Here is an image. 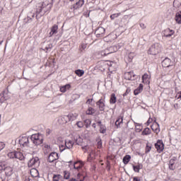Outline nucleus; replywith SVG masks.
I'll use <instances>...</instances> for the list:
<instances>
[{"mask_svg": "<svg viewBox=\"0 0 181 181\" xmlns=\"http://www.w3.org/2000/svg\"><path fill=\"white\" fill-rule=\"evenodd\" d=\"M70 87H71L70 86V84H66L65 86H61L60 87L61 93H66L67 91V90H69V88H70Z\"/></svg>", "mask_w": 181, "mask_h": 181, "instance_id": "27", "label": "nucleus"}, {"mask_svg": "<svg viewBox=\"0 0 181 181\" xmlns=\"http://www.w3.org/2000/svg\"><path fill=\"white\" fill-rule=\"evenodd\" d=\"M155 125L157 127L154 129L153 126H151V129L152 131H153V132H156V134H159V132H160V129L159 128V124L156 122Z\"/></svg>", "mask_w": 181, "mask_h": 181, "instance_id": "29", "label": "nucleus"}, {"mask_svg": "<svg viewBox=\"0 0 181 181\" xmlns=\"http://www.w3.org/2000/svg\"><path fill=\"white\" fill-rule=\"evenodd\" d=\"M60 179H62V175H53V181H60Z\"/></svg>", "mask_w": 181, "mask_h": 181, "instance_id": "43", "label": "nucleus"}, {"mask_svg": "<svg viewBox=\"0 0 181 181\" xmlns=\"http://www.w3.org/2000/svg\"><path fill=\"white\" fill-rule=\"evenodd\" d=\"M98 149H101V148H103V142L101 141L98 142Z\"/></svg>", "mask_w": 181, "mask_h": 181, "instance_id": "56", "label": "nucleus"}, {"mask_svg": "<svg viewBox=\"0 0 181 181\" xmlns=\"http://www.w3.org/2000/svg\"><path fill=\"white\" fill-rule=\"evenodd\" d=\"M173 107H174L175 110H179V104L175 103V104H174Z\"/></svg>", "mask_w": 181, "mask_h": 181, "instance_id": "61", "label": "nucleus"}, {"mask_svg": "<svg viewBox=\"0 0 181 181\" xmlns=\"http://www.w3.org/2000/svg\"><path fill=\"white\" fill-rule=\"evenodd\" d=\"M45 135L46 136H49V135H50V134H52V130H50V129H47L45 131Z\"/></svg>", "mask_w": 181, "mask_h": 181, "instance_id": "52", "label": "nucleus"}, {"mask_svg": "<svg viewBox=\"0 0 181 181\" xmlns=\"http://www.w3.org/2000/svg\"><path fill=\"white\" fill-rule=\"evenodd\" d=\"M4 168H5V165H3L2 163H0V173L4 170Z\"/></svg>", "mask_w": 181, "mask_h": 181, "instance_id": "57", "label": "nucleus"}, {"mask_svg": "<svg viewBox=\"0 0 181 181\" xmlns=\"http://www.w3.org/2000/svg\"><path fill=\"white\" fill-rule=\"evenodd\" d=\"M153 119L149 118L147 121V125H149V124H151V122H152Z\"/></svg>", "mask_w": 181, "mask_h": 181, "instance_id": "64", "label": "nucleus"}, {"mask_svg": "<svg viewBox=\"0 0 181 181\" xmlns=\"http://www.w3.org/2000/svg\"><path fill=\"white\" fill-rule=\"evenodd\" d=\"M74 141L76 142V145H79L80 146H83V138H81V135H76L74 137Z\"/></svg>", "mask_w": 181, "mask_h": 181, "instance_id": "17", "label": "nucleus"}, {"mask_svg": "<svg viewBox=\"0 0 181 181\" xmlns=\"http://www.w3.org/2000/svg\"><path fill=\"white\" fill-rule=\"evenodd\" d=\"M141 91H144V85L140 83L139 87L134 90V95H138Z\"/></svg>", "mask_w": 181, "mask_h": 181, "instance_id": "20", "label": "nucleus"}, {"mask_svg": "<svg viewBox=\"0 0 181 181\" xmlns=\"http://www.w3.org/2000/svg\"><path fill=\"white\" fill-rule=\"evenodd\" d=\"M175 19L177 23L181 24V11L176 13Z\"/></svg>", "mask_w": 181, "mask_h": 181, "instance_id": "24", "label": "nucleus"}, {"mask_svg": "<svg viewBox=\"0 0 181 181\" xmlns=\"http://www.w3.org/2000/svg\"><path fill=\"white\" fill-rule=\"evenodd\" d=\"M134 56H135V54L134 52H130L128 55L129 62H132V59H134Z\"/></svg>", "mask_w": 181, "mask_h": 181, "instance_id": "45", "label": "nucleus"}, {"mask_svg": "<svg viewBox=\"0 0 181 181\" xmlns=\"http://www.w3.org/2000/svg\"><path fill=\"white\" fill-rule=\"evenodd\" d=\"M84 124H85L86 128H88V127H90V125H91V119H85Z\"/></svg>", "mask_w": 181, "mask_h": 181, "instance_id": "42", "label": "nucleus"}, {"mask_svg": "<svg viewBox=\"0 0 181 181\" xmlns=\"http://www.w3.org/2000/svg\"><path fill=\"white\" fill-rule=\"evenodd\" d=\"M28 168H33V166H35V168L39 166L40 165V160H39V157H34L31 158L28 163Z\"/></svg>", "mask_w": 181, "mask_h": 181, "instance_id": "5", "label": "nucleus"}, {"mask_svg": "<svg viewBox=\"0 0 181 181\" xmlns=\"http://www.w3.org/2000/svg\"><path fill=\"white\" fill-rule=\"evenodd\" d=\"M150 134H151V129H149V127L145 128L141 133L142 135H150Z\"/></svg>", "mask_w": 181, "mask_h": 181, "instance_id": "39", "label": "nucleus"}, {"mask_svg": "<svg viewBox=\"0 0 181 181\" xmlns=\"http://www.w3.org/2000/svg\"><path fill=\"white\" fill-rule=\"evenodd\" d=\"M30 173L33 177H37L39 176V171L36 168L31 169Z\"/></svg>", "mask_w": 181, "mask_h": 181, "instance_id": "23", "label": "nucleus"}, {"mask_svg": "<svg viewBox=\"0 0 181 181\" xmlns=\"http://www.w3.org/2000/svg\"><path fill=\"white\" fill-rule=\"evenodd\" d=\"M107 49H109V52L110 53V54L111 53H115V52L118 51V47H117V46H112Z\"/></svg>", "mask_w": 181, "mask_h": 181, "instance_id": "33", "label": "nucleus"}, {"mask_svg": "<svg viewBox=\"0 0 181 181\" xmlns=\"http://www.w3.org/2000/svg\"><path fill=\"white\" fill-rule=\"evenodd\" d=\"M24 181H33V177H25Z\"/></svg>", "mask_w": 181, "mask_h": 181, "instance_id": "55", "label": "nucleus"}, {"mask_svg": "<svg viewBox=\"0 0 181 181\" xmlns=\"http://www.w3.org/2000/svg\"><path fill=\"white\" fill-rule=\"evenodd\" d=\"M16 151L8 153L7 154L8 158H9L10 159H16Z\"/></svg>", "mask_w": 181, "mask_h": 181, "instance_id": "32", "label": "nucleus"}, {"mask_svg": "<svg viewBox=\"0 0 181 181\" xmlns=\"http://www.w3.org/2000/svg\"><path fill=\"white\" fill-rule=\"evenodd\" d=\"M57 30H59V25H57V24H54V25H52V27L51 28V31L49 33V37H52L53 35H57V33H58Z\"/></svg>", "mask_w": 181, "mask_h": 181, "instance_id": "15", "label": "nucleus"}, {"mask_svg": "<svg viewBox=\"0 0 181 181\" xmlns=\"http://www.w3.org/2000/svg\"><path fill=\"white\" fill-rule=\"evenodd\" d=\"M5 148V143L0 141V151Z\"/></svg>", "mask_w": 181, "mask_h": 181, "instance_id": "54", "label": "nucleus"}, {"mask_svg": "<svg viewBox=\"0 0 181 181\" xmlns=\"http://www.w3.org/2000/svg\"><path fill=\"white\" fill-rule=\"evenodd\" d=\"M3 170L4 172H5L6 176H12L13 169H12L11 167H9V166L5 167L4 165Z\"/></svg>", "mask_w": 181, "mask_h": 181, "instance_id": "16", "label": "nucleus"}, {"mask_svg": "<svg viewBox=\"0 0 181 181\" xmlns=\"http://www.w3.org/2000/svg\"><path fill=\"white\" fill-rule=\"evenodd\" d=\"M52 7L53 0H45L42 4H39L38 8H37L35 11L36 19H39L40 18H42V16H44V15H46V13H49Z\"/></svg>", "mask_w": 181, "mask_h": 181, "instance_id": "1", "label": "nucleus"}, {"mask_svg": "<svg viewBox=\"0 0 181 181\" xmlns=\"http://www.w3.org/2000/svg\"><path fill=\"white\" fill-rule=\"evenodd\" d=\"M53 47V45L52 44H49L48 47H45V50H49V49H52Z\"/></svg>", "mask_w": 181, "mask_h": 181, "instance_id": "60", "label": "nucleus"}, {"mask_svg": "<svg viewBox=\"0 0 181 181\" xmlns=\"http://www.w3.org/2000/svg\"><path fill=\"white\" fill-rule=\"evenodd\" d=\"M30 139L36 146L42 145L43 144V134L40 133L32 134Z\"/></svg>", "mask_w": 181, "mask_h": 181, "instance_id": "2", "label": "nucleus"}, {"mask_svg": "<svg viewBox=\"0 0 181 181\" xmlns=\"http://www.w3.org/2000/svg\"><path fill=\"white\" fill-rule=\"evenodd\" d=\"M105 33V28L103 27H98L95 31V35H96V37H103Z\"/></svg>", "mask_w": 181, "mask_h": 181, "instance_id": "10", "label": "nucleus"}, {"mask_svg": "<svg viewBox=\"0 0 181 181\" xmlns=\"http://www.w3.org/2000/svg\"><path fill=\"white\" fill-rule=\"evenodd\" d=\"M100 54H101V56H108V54H111L110 52L109 49L107 48V49H105L104 51H101Z\"/></svg>", "mask_w": 181, "mask_h": 181, "instance_id": "40", "label": "nucleus"}, {"mask_svg": "<svg viewBox=\"0 0 181 181\" xmlns=\"http://www.w3.org/2000/svg\"><path fill=\"white\" fill-rule=\"evenodd\" d=\"M84 5V0H79L74 5V8L78 9V8H81Z\"/></svg>", "mask_w": 181, "mask_h": 181, "instance_id": "22", "label": "nucleus"}, {"mask_svg": "<svg viewBox=\"0 0 181 181\" xmlns=\"http://www.w3.org/2000/svg\"><path fill=\"white\" fill-rule=\"evenodd\" d=\"M66 149H67L66 147V144L59 146L60 152H63L64 151H66Z\"/></svg>", "mask_w": 181, "mask_h": 181, "instance_id": "48", "label": "nucleus"}, {"mask_svg": "<svg viewBox=\"0 0 181 181\" xmlns=\"http://www.w3.org/2000/svg\"><path fill=\"white\" fill-rule=\"evenodd\" d=\"M160 52V45L158 43H155L152 45L148 50V54H151L152 56H156Z\"/></svg>", "mask_w": 181, "mask_h": 181, "instance_id": "3", "label": "nucleus"}, {"mask_svg": "<svg viewBox=\"0 0 181 181\" xmlns=\"http://www.w3.org/2000/svg\"><path fill=\"white\" fill-rule=\"evenodd\" d=\"M73 166H74V169H76V170L80 171V169H81V168L84 166V163L76 161L74 163Z\"/></svg>", "mask_w": 181, "mask_h": 181, "instance_id": "18", "label": "nucleus"}, {"mask_svg": "<svg viewBox=\"0 0 181 181\" xmlns=\"http://www.w3.org/2000/svg\"><path fill=\"white\" fill-rule=\"evenodd\" d=\"M119 15H121V13H113L110 16V19L112 21H114V19H115V18H118V16H119Z\"/></svg>", "mask_w": 181, "mask_h": 181, "instance_id": "44", "label": "nucleus"}, {"mask_svg": "<svg viewBox=\"0 0 181 181\" xmlns=\"http://www.w3.org/2000/svg\"><path fill=\"white\" fill-rule=\"evenodd\" d=\"M18 142L21 146H23V148L29 146V138H28V136L19 137Z\"/></svg>", "mask_w": 181, "mask_h": 181, "instance_id": "6", "label": "nucleus"}, {"mask_svg": "<svg viewBox=\"0 0 181 181\" xmlns=\"http://www.w3.org/2000/svg\"><path fill=\"white\" fill-rule=\"evenodd\" d=\"M181 6V0H174L173 1V7L174 8H180Z\"/></svg>", "mask_w": 181, "mask_h": 181, "instance_id": "31", "label": "nucleus"}, {"mask_svg": "<svg viewBox=\"0 0 181 181\" xmlns=\"http://www.w3.org/2000/svg\"><path fill=\"white\" fill-rule=\"evenodd\" d=\"M93 103V98L92 99H88L86 101V104H91Z\"/></svg>", "mask_w": 181, "mask_h": 181, "instance_id": "62", "label": "nucleus"}, {"mask_svg": "<svg viewBox=\"0 0 181 181\" xmlns=\"http://www.w3.org/2000/svg\"><path fill=\"white\" fill-rule=\"evenodd\" d=\"M81 47H82L83 50H86V49H87V44H86V43L82 44Z\"/></svg>", "mask_w": 181, "mask_h": 181, "instance_id": "59", "label": "nucleus"}, {"mask_svg": "<svg viewBox=\"0 0 181 181\" xmlns=\"http://www.w3.org/2000/svg\"><path fill=\"white\" fill-rule=\"evenodd\" d=\"M76 125L78 128H83V127H84V122H76Z\"/></svg>", "mask_w": 181, "mask_h": 181, "instance_id": "49", "label": "nucleus"}, {"mask_svg": "<svg viewBox=\"0 0 181 181\" xmlns=\"http://www.w3.org/2000/svg\"><path fill=\"white\" fill-rule=\"evenodd\" d=\"M94 112H95V110H94V108H93L91 107H89L86 111V114L88 115H93V114H94Z\"/></svg>", "mask_w": 181, "mask_h": 181, "instance_id": "38", "label": "nucleus"}, {"mask_svg": "<svg viewBox=\"0 0 181 181\" xmlns=\"http://www.w3.org/2000/svg\"><path fill=\"white\" fill-rule=\"evenodd\" d=\"M124 78L125 80L134 81L138 78V76H136V74H135L134 71H131L124 73Z\"/></svg>", "mask_w": 181, "mask_h": 181, "instance_id": "4", "label": "nucleus"}, {"mask_svg": "<svg viewBox=\"0 0 181 181\" xmlns=\"http://www.w3.org/2000/svg\"><path fill=\"white\" fill-rule=\"evenodd\" d=\"M133 181H141V177H134Z\"/></svg>", "mask_w": 181, "mask_h": 181, "instance_id": "58", "label": "nucleus"}, {"mask_svg": "<svg viewBox=\"0 0 181 181\" xmlns=\"http://www.w3.org/2000/svg\"><path fill=\"white\" fill-rule=\"evenodd\" d=\"M151 149H152V144L151 143H147L145 153H149V152H151Z\"/></svg>", "mask_w": 181, "mask_h": 181, "instance_id": "37", "label": "nucleus"}, {"mask_svg": "<svg viewBox=\"0 0 181 181\" xmlns=\"http://www.w3.org/2000/svg\"><path fill=\"white\" fill-rule=\"evenodd\" d=\"M169 169H170V170H175V169H176L174 163H169Z\"/></svg>", "mask_w": 181, "mask_h": 181, "instance_id": "47", "label": "nucleus"}, {"mask_svg": "<svg viewBox=\"0 0 181 181\" xmlns=\"http://www.w3.org/2000/svg\"><path fill=\"white\" fill-rule=\"evenodd\" d=\"M57 159H59V153L56 152H52L48 156L47 161L49 163H53V162L54 160H57Z\"/></svg>", "mask_w": 181, "mask_h": 181, "instance_id": "9", "label": "nucleus"}, {"mask_svg": "<svg viewBox=\"0 0 181 181\" xmlns=\"http://www.w3.org/2000/svg\"><path fill=\"white\" fill-rule=\"evenodd\" d=\"M105 100L101 98L97 103L96 105H98L100 111H104L105 108Z\"/></svg>", "mask_w": 181, "mask_h": 181, "instance_id": "13", "label": "nucleus"}, {"mask_svg": "<svg viewBox=\"0 0 181 181\" xmlns=\"http://www.w3.org/2000/svg\"><path fill=\"white\" fill-rule=\"evenodd\" d=\"M33 18L30 16H28V23H30V22H32Z\"/></svg>", "mask_w": 181, "mask_h": 181, "instance_id": "63", "label": "nucleus"}, {"mask_svg": "<svg viewBox=\"0 0 181 181\" xmlns=\"http://www.w3.org/2000/svg\"><path fill=\"white\" fill-rule=\"evenodd\" d=\"M163 35L164 37H170L171 36H173V35H175V32L173 31V30L167 28L163 32Z\"/></svg>", "mask_w": 181, "mask_h": 181, "instance_id": "14", "label": "nucleus"}, {"mask_svg": "<svg viewBox=\"0 0 181 181\" xmlns=\"http://www.w3.org/2000/svg\"><path fill=\"white\" fill-rule=\"evenodd\" d=\"M130 93H131V89L127 88L126 90V92L123 94V97H125V96L128 95V94H129Z\"/></svg>", "mask_w": 181, "mask_h": 181, "instance_id": "53", "label": "nucleus"}, {"mask_svg": "<svg viewBox=\"0 0 181 181\" xmlns=\"http://www.w3.org/2000/svg\"><path fill=\"white\" fill-rule=\"evenodd\" d=\"M9 98V95H8V90H4L0 93V103H5L6 100Z\"/></svg>", "mask_w": 181, "mask_h": 181, "instance_id": "12", "label": "nucleus"}, {"mask_svg": "<svg viewBox=\"0 0 181 181\" xmlns=\"http://www.w3.org/2000/svg\"><path fill=\"white\" fill-rule=\"evenodd\" d=\"M77 179H78L79 181H84V180L86 179V175H84V174L81 173H78L77 174Z\"/></svg>", "mask_w": 181, "mask_h": 181, "instance_id": "35", "label": "nucleus"}, {"mask_svg": "<svg viewBox=\"0 0 181 181\" xmlns=\"http://www.w3.org/2000/svg\"><path fill=\"white\" fill-rule=\"evenodd\" d=\"M148 77H149V75H148V74H144L142 76L143 83H144V81H145V80H148Z\"/></svg>", "mask_w": 181, "mask_h": 181, "instance_id": "51", "label": "nucleus"}, {"mask_svg": "<svg viewBox=\"0 0 181 181\" xmlns=\"http://www.w3.org/2000/svg\"><path fill=\"white\" fill-rule=\"evenodd\" d=\"M16 159H18V160H25V156L21 151H16Z\"/></svg>", "mask_w": 181, "mask_h": 181, "instance_id": "21", "label": "nucleus"}, {"mask_svg": "<svg viewBox=\"0 0 181 181\" xmlns=\"http://www.w3.org/2000/svg\"><path fill=\"white\" fill-rule=\"evenodd\" d=\"M64 179L66 180L70 179V173H69V171H64Z\"/></svg>", "mask_w": 181, "mask_h": 181, "instance_id": "41", "label": "nucleus"}, {"mask_svg": "<svg viewBox=\"0 0 181 181\" xmlns=\"http://www.w3.org/2000/svg\"><path fill=\"white\" fill-rule=\"evenodd\" d=\"M64 144L66 149H71L73 148V146L74 145V143L71 140H69L68 142L65 141Z\"/></svg>", "mask_w": 181, "mask_h": 181, "instance_id": "25", "label": "nucleus"}, {"mask_svg": "<svg viewBox=\"0 0 181 181\" xmlns=\"http://www.w3.org/2000/svg\"><path fill=\"white\" fill-rule=\"evenodd\" d=\"M77 117H78V115L76 113H69L68 115H64L62 119H65V122H69V121H75V119H77Z\"/></svg>", "mask_w": 181, "mask_h": 181, "instance_id": "7", "label": "nucleus"}, {"mask_svg": "<svg viewBox=\"0 0 181 181\" xmlns=\"http://www.w3.org/2000/svg\"><path fill=\"white\" fill-rule=\"evenodd\" d=\"M142 168H143L142 164H139L137 165H133V170L134 172H136V173H139V170H141V169H142Z\"/></svg>", "mask_w": 181, "mask_h": 181, "instance_id": "26", "label": "nucleus"}, {"mask_svg": "<svg viewBox=\"0 0 181 181\" xmlns=\"http://www.w3.org/2000/svg\"><path fill=\"white\" fill-rule=\"evenodd\" d=\"M124 122V116H119L115 122V125L117 128H120L119 125Z\"/></svg>", "mask_w": 181, "mask_h": 181, "instance_id": "19", "label": "nucleus"}, {"mask_svg": "<svg viewBox=\"0 0 181 181\" xmlns=\"http://www.w3.org/2000/svg\"><path fill=\"white\" fill-rule=\"evenodd\" d=\"M100 134H105L107 132V127L104 124H100Z\"/></svg>", "mask_w": 181, "mask_h": 181, "instance_id": "36", "label": "nucleus"}, {"mask_svg": "<svg viewBox=\"0 0 181 181\" xmlns=\"http://www.w3.org/2000/svg\"><path fill=\"white\" fill-rule=\"evenodd\" d=\"M163 67H171L173 66V62L172 60L168 57H165L161 62Z\"/></svg>", "mask_w": 181, "mask_h": 181, "instance_id": "11", "label": "nucleus"}, {"mask_svg": "<svg viewBox=\"0 0 181 181\" xmlns=\"http://www.w3.org/2000/svg\"><path fill=\"white\" fill-rule=\"evenodd\" d=\"M110 104H115L117 103V96H115V93H112L110 99Z\"/></svg>", "mask_w": 181, "mask_h": 181, "instance_id": "28", "label": "nucleus"}, {"mask_svg": "<svg viewBox=\"0 0 181 181\" xmlns=\"http://www.w3.org/2000/svg\"><path fill=\"white\" fill-rule=\"evenodd\" d=\"M156 149H157V152L160 153V152H163V149H165V144L162 140H158L157 142L154 144Z\"/></svg>", "mask_w": 181, "mask_h": 181, "instance_id": "8", "label": "nucleus"}, {"mask_svg": "<svg viewBox=\"0 0 181 181\" xmlns=\"http://www.w3.org/2000/svg\"><path fill=\"white\" fill-rule=\"evenodd\" d=\"M6 160V156L1 155L0 156V163H2V162H5Z\"/></svg>", "mask_w": 181, "mask_h": 181, "instance_id": "46", "label": "nucleus"}, {"mask_svg": "<svg viewBox=\"0 0 181 181\" xmlns=\"http://www.w3.org/2000/svg\"><path fill=\"white\" fill-rule=\"evenodd\" d=\"M129 160H131V156L129 155H126L123 158V163L124 165H128V163H129Z\"/></svg>", "mask_w": 181, "mask_h": 181, "instance_id": "30", "label": "nucleus"}, {"mask_svg": "<svg viewBox=\"0 0 181 181\" xmlns=\"http://www.w3.org/2000/svg\"><path fill=\"white\" fill-rule=\"evenodd\" d=\"M75 74H76V76H78V77H81L84 75V70L77 69L75 71Z\"/></svg>", "mask_w": 181, "mask_h": 181, "instance_id": "34", "label": "nucleus"}, {"mask_svg": "<svg viewBox=\"0 0 181 181\" xmlns=\"http://www.w3.org/2000/svg\"><path fill=\"white\" fill-rule=\"evenodd\" d=\"M176 160H177V157H173L170 161L169 163H175Z\"/></svg>", "mask_w": 181, "mask_h": 181, "instance_id": "50", "label": "nucleus"}]
</instances>
